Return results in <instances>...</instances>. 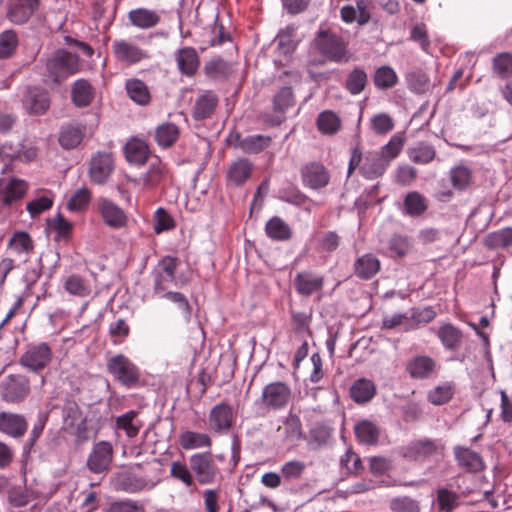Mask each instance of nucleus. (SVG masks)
<instances>
[{"mask_svg":"<svg viewBox=\"0 0 512 512\" xmlns=\"http://www.w3.org/2000/svg\"><path fill=\"white\" fill-rule=\"evenodd\" d=\"M28 423L21 414L11 412L0 413V432L19 439L27 432Z\"/></svg>","mask_w":512,"mask_h":512,"instance_id":"obj_13","label":"nucleus"},{"mask_svg":"<svg viewBox=\"0 0 512 512\" xmlns=\"http://www.w3.org/2000/svg\"><path fill=\"white\" fill-rule=\"evenodd\" d=\"M168 176L166 165L157 157L149 163L148 170L143 175V185L146 189L152 190L159 187Z\"/></svg>","mask_w":512,"mask_h":512,"instance_id":"obj_18","label":"nucleus"},{"mask_svg":"<svg viewBox=\"0 0 512 512\" xmlns=\"http://www.w3.org/2000/svg\"><path fill=\"white\" fill-rule=\"evenodd\" d=\"M8 247L18 254H29L33 250V242L28 233L20 231L13 234Z\"/></svg>","mask_w":512,"mask_h":512,"instance_id":"obj_53","label":"nucleus"},{"mask_svg":"<svg viewBox=\"0 0 512 512\" xmlns=\"http://www.w3.org/2000/svg\"><path fill=\"white\" fill-rule=\"evenodd\" d=\"M438 444L431 439L424 438L410 442L402 449V455L408 460H417L419 458H428L436 454Z\"/></svg>","mask_w":512,"mask_h":512,"instance_id":"obj_14","label":"nucleus"},{"mask_svg":"<svg viewBox=\"0 0 512 512\" xmlns=\"http://www.w3.org/2000/svg\"><path fill=\"white\" fill-rule=\"evenodd\" d=\"M404 145V138L398 135H394L390 141L381 149L379 154L387 159L390 163L392 159L398 156Z\"/></svg>","mask_w":512,"mask_h":512,"instance_id":"obj_58","label":"nucleus"},{"mask_svg":"<svg viewBox=\"0 0 512 512\" xmlns=\"http://www.w3.org/2000/svg\"><path fill=\"white\" fill-rule=\"evenodd\" d=\"M53 358L51 347L45 343H38L28 346L22 354L19 363L32 372H38L45 369Z\"/></svg>","mask_w":512,"mask_h":512,"instance_id":"obj_3","label":"nucleus"},{"mask_svg":"<svg viewBox=\"0 0 512 512\" xmlns=\"http://www.w3.org/2000/svg\"><path fill=\"white\" fill-rule=\"evenodd\" d=\"M306 465L301 461H289L281 468V473L286 480L298 479L304 472Z\"/></svg>","mask_w":512,"mask_h":512,"instance_id":"obj_63","label":"nucleus"},{"mask_svg":"<svg viewBox=\"0 0 512 512\" xmlns=\"http://www.w3.org/2000/svg\"><path fill=\"white\" fill-rule=\"evenodd\" d=\"M22 101L24 109L30 115L45 114L51 104L49 93L38 87L28 88Z\"/></svg>","mask_w":512,"mask_h":512,"instance_id":"obj_11","label":"nucleus"},{"mask_svg":"<svg viewBox=\"0 0 512 512\" xmlns=\"http://www.w3.org/2000/svg\"><path fill=\"white\" fill-rule=\"evenodd\" d=\"M46 70L51 81L58 84L79 70V59L77 55L59 49L47 59Z\"/></svg>","mask_w":512,"mask_h":512,"instance_id":"obj_1","label":"nucleus"},{"mask_svg":"<svg viewBox=\"0 0 512 512\" xmlns=\"http://www.w3.org/2000/svg\"><path fill=\"white\" fill-rule=\"evenodd\" d=\"M453 395V390L449 385L437 386L429 391L428 399L434 405H442L447 403Z\"/></svg>","mask_w":512,"mask_h":512,"instance_id":"obj_60","label":"nucleus"},{"mask_svg":"<svg viewBox=\"0 0 512 512\" xmlns=\"http://www.w3.org/2000/svg\"><path fill=\"white\" fill-rule=\"evenodd\" d=\"M436 368V362L429 356H417L407 364V371L412 378L425 379L430 377Z\"/></svg>","mask_w":512,"mask_h":512,"instance_id":"obj_23","label":"nucleus"},{"mask_svg":"<svg viewBox=\"0 0 512 512\" xmlns=\"http://www.w3.org/2000/svg\"><path fill=\"white\" fill-rule=\"evenodd\" d=\"M294 104V96L291 87H283L274 96L273 108L275 112L284 113Z\"/></svg>","mask_w":512,"mask_h":512,"instance_id":"obj_55","label":"nucleus"},{"mask_svg":"<svg viewBox=\"0 0 512 512\" xmlns=\"http://www.w3.org/2000/svg\"><path fill=\"white\" fill-rule=\"evenodd\" d=\"M405 211L410 216H420L427 210L426 199L418 192H409L404 199Z\"/></svg>","mask_w":512,"mask_h":512,"instance_id":"obj_44","label":"nucleus"},{"mask_svg":"<svg viewBox=\"0 0 512 512\" xmlns=\"http://www.w3.org/2000/svg\"><path fill=\"white\" fill-rule=\"evenodd\" d=\"M271 137L266 135H250L247 137L237 136L236 147L244 153L257 154L269 147Z\"/></svg>","mask_w":512,"mask_h":512,"instance_id":"obj_26","label":"nucleus"},{"mask_svg":"<svg viewBox=\"0 0 512 512\" xmlns=\"http://www.w3.org/2000/svg\"><path fill=\"white\" fill-rule=\"evenodd\" d=\"M114 170L113 156L109 152H98L91 158L89 176L91 182L97 185L104 184Z\"/></svg>","mask_w":512,"mask_h":512,"instance_id":"obj_7","label":"nucleus"},{"mask_svg":"<svg viewBox=\"0 0 512 512\" xmlns=\"http://www.w3.org/2000/svg\"><path fill=\"white\" fill-rule=\"evenodd\" d=\"M106 367L114 379L127 388L136 386L140 380L139 368L123 354L111 357Z\"/></svg>","mask_w":512,"mask_h":512,"instance_id":"obj_2","label":"nucleus"},{"mask_svg":"<svg viewBox=\"0 0 512 512\" xmlns=\"http://www.w3.org/2000/svg\"><path fill=\"white\" fill-rule=\"evenodd\" d=\"M408 156L414 163L428 164L434 160L436 151L433 146L421 142L408 149Z\"/></svg>","mask_w":512,"mask_h":512,"instance_id":"obj_41","label":"nucleus"},{"mask_svg":"<svg viewBox=\"0 0 512 512\" xmlns=\"http://www.w3.org/2000/svg\"><path fill=\"white\" fill-rule=\"evenodd\" d=\"M83 138V131L77 126L63 127L59 136V143L64 149H72L78 146Z\"/></svg>","mask_w":512,"mask_h":512,"instance_id":"obj_45","label":"nucleus"},{"mask_svg":"<svg viewBox=\"0 0 512 512\" xmlns=\"http://www.w3.org/2000/svg\"><path fill=\"white\" fill-rule=\"evenodd\" d=\"M390 509L393 512H420L419 502L408 496L392 499Z\"/></svg>","mask_w":512,"mask_h":512,"instance_id":"obj_57","label":"nucleus"},{"mask_svg":"<svg viewBox=\"0 0 512 512\" xmlns=\"http://www.w3.org/2000/svg\"><path fill=\"white\" fill-rule=\"evenodd\" d=\"M91 199L89 189L83 187L77 190L67 202V208L71 211H79L84 209Z\"/></svg>","mask_w":512,"mask_h":512,"instance_id":"obj_59","label":"nucleus"},{"mask_svg":"<svg viewBox=\"0 0 512 512\" xmlns=\"http://www.w3.org/2000/svg\"><path fill=\"white\" fill-rule=\"evenodd\" d=\"M39 7V0H18L10 6L8 18L16 24H23L34 14Z\"/></svg>","mask_w":512,"mask_h":512,"instance_id":"obj_21","label":"nucleus"},{"mask_svg":"<svg viewBox=\"0 0 512 512\" xmlns=\"http://www.w3.org/2000/svg\"><path fill=\"white\" fill-rule=\"evenodd\" d=\"M113 458V448L109 442L101 441L94 445L87 467L93 473H102L109 469Z\"/></svg>","mask_w":512,"mask_h":512,"instance_id":"obj_10","label":"nucleus"},{"mask_svg":"<svg viewBox=\"0 0 512 512\" xmlns=\"http://www.w3.org/2000/svg\"><path fill=\"white\" fill-rule=\"evenodd\" d=\"M62 417L66 430L72 431L75 428L79 429V426L83 423L81 410L78 404L72 399L65 401L62 409Z\"/></svg>","mask_w":512,"mask_h":512,"instance_id":"obj_31","label":"nucleus"},{"mask_svg":"<svg viewBox=\"0 0 512 512\" xmlns=\"http://www.w3.org/2000/svg\"><path fill=\"white\" fill-rule=\"evenodd\" d=\"M317 126L324 134H334L340 128V120L332 111H324L317 118Z\"/></svg>","mask_w":512,"mask_h":512,"instance_id":"obj_51","label":"nucleus"},{"mask_svg":"<svg viewBox=\"0 0 512 512\" xmlns=\"http://www.w3.org/2000/svg\"><path fill=\"white\" fill-rule=\"evenodd\" d=\"M376 389L372 381L366 379L357 380L350 389L352 399L357 403H366L375 395Z\"/></svg>","mask_w":512,"mask_h":512,"instance_id":"obj_36","label":"nucleus"},{"mask_svg":"<svg viewBox=\"0 0 512 512\" xmlns=\"http://www.w3.org/2000/svg\"><path fill=\"white\" fill-rule=\"evenodd\" d=\"M189 462L199 484L207 485L215 482L219 469L210 452L196 453L190 457Z\"/></svg>","mask_w":512,"mask_h":512,"instance_id":"obj_4","label":"nucleus"},{"mask_svg":"<svg viewBox=\"0 0 512 512\" xmlns=\"http://www.w3.org/2000/svg\"><path fill=\"white\" fill-rule=\"evenodd\" d=\"M398 81L395 71L389 66H382L375 71L374 83L379 89L392 88Z\"/></svg>","mask_w":512,"mask_h":512,"instance_id":"obj_50","label":"nucleus"},{"mask_svg":"<svg viewBox=\"0 0 512 512\" xmlns=\"http://www.w3.org/2000/svg\"><path fill=\"white\" fill-rule=\"evenodd\" d=\"M389 163L379 153H369L360 168L361 173L368 179H374L384 174Z\"/></svg>","mask_w":512,"mask_h":512,"instance_id":"obj_25","label":"nucleus"},{"mask_svg":"<svg viewBox=\"0 0 512 512\" xmlns=\"http://www.w3.org/2000/svg\"><path fill=\"white\" fill-rule=\"evenodd\" d=\"M380 260L372 253H367L356 259L354 262V274L362 279L369 280L380 270Z\"/></svg>","mask_w":512,"mask_h":512,"instance_id":"obj_19","label":"nucleus"},{"mask_svg":"<svg viewBox=\"0 0 512 512\" xmlns=\"http://www.w3.org/2000/svg\"><path fill=\"white\" fill-rule=\"evenodd\" d=\"M71 98L76 106L86 107L94 98V88L87 80L79 79L73 84Z\"/></svg>","mask_w":512,"mask_h":512,"instance_id":"obj_29","label":"nucleus"},{"mask_svg":"<svg viewBox=\"0 0 512 512\" xmlns=\"http://www.w3.org/2000/svg\"><path fill=\"white\" fill-rule=\"evenodd\" d=\"M235 420V411L226 402L215 405L208 417L209 427L216 433H227Z\"/></svg>","mask_w":512,"mask_h":512,"instance_id":"obj_8","label":"nucleus"},{"mask_svg":"<svg viewBox=\"0 0 512 512\" xmlns=\"http://www.w3.org/2000/svg\"><path fill=\"white\" fill-rule=\"evenodd\" d=\"M170 474L172 477L182 481L187 486H191L193 484L192 474L187 466L182 462H172Z\"/></svg>","mask_w":512,"mask_h":512,"instance_id":"obj_62","label":"nucleus"},{"mask_svg":"<svg viewBox=\"0 0 512 512\" xmlns=\"http://www.w3.org/2000/svg\"><path fill=\"white\" fill-rule=\"evenodd\" d=\"M302 177L305 184L313 189H320L328 185L329 173L320 163L312 162L302 169Z\"/></svg>","mask_w":512,"mask_h":512,"instance_id":"obj_15","label":"nucleus"},{"mask_svg":"<svg viewBox=\"0 0 512 512\" xmlns=\"http://www.w3.org/2000/svg\"><path fill=\"white\" fill-rule=\"evenodd\" d=\"M411 245L406 237L394 236L389 241V252L391 256L403 257L409 251Z\"/></svg>","mask_w":512,"mask_h":512,"instance_id":"obj_61","label":"nucleus"},{"mask_svg":"<svg viewBox=\"0 0 512 512\" xmlns=\"http://www.w3.org/2000/svg\"><path fill=\"white\" fill-rule=\"evenodd\" d=\"M128 18L132 25L141 29L153 28L160 21V16L155 11L146 8L131 10L128 13Z\"/></svg>","mask_w":512,"mask_h":512,"instance_id":"obj_28","label":"nucleus"},{"mask_svg":"<svg viewBox=\"0 0 512 512\" xmlns=\"http://www.w3.org/2000/svg\"><path fill=\"white\" fill-rule=\"evenodd\" d=\"M253 169L254 166L248 159H237L229 166L227 179L233 185L241 186L251 176Z\"/></svg>","mask_w":512,"mask_h":512,"instance_id":"obj_22","label":"nucleus"},{"mask_svg":"<svg viewBox=\"0 0 512 512\" xmlns=\"http://www.w3.org/2000/svg\"><path fill=\"white\" fill-rule=\"evenodd\" d=\"M143 423L138 419V413L134 410L120 415L116 419L117 429L123 430L129 438L137 436Z\"/></svg>","mask_w":512,"mask_h":512,"instance_id":"obj_35","label":"nucleus"},{"mask_svg":"<svg viewBox=\"0 0 512 512\" xmlns=\"http://www.w3.org/2000/svg\"><path fill=\"white\" fill-rule=\"evenodd\" d=\"M175 60L180 72L188 77L195 75L200 60L196 50L192 47H184L175 53Z\"/></svg>","mask_w":512,"mask_h":512,"instance_id":"obj_17","label":"nucleus"},{"mask_svg":"<svg viewBox=\"0 0 512 512\" xmlns=\"http://www.w3.org/2000/svg\"><path fill=\"white\" fill-rule=\"evenodd\" d=\"M320 52L334 62L348 61L345 43L330 31H320L316 38Z\"/></svg>","mask_w":512,"mask_h":512,"instance_id":"obj_5","label":"nucleus"},{"mask_svg":"<svg viewBox=\"0 0 512 512\" xmlns=\"http://www.w3.org/2000/svg\"><path fill=\"white\" fill-rule=\"evenodd\" d=\"M492 71L501 79L512 77V54L503 52L492 59Z\"/></svg>","mask_w":512,"mask_h":512,"instance_id":"obj_42","label":"nucleus"},{"mask_svg":"<svg viewBox=\"0 0 512 512\" xmlns=\"http://www.w3.org/2000/svg\"><path fill=\"white\" fill-rule=\"evenodd\" d=\"M148 154V145L140 139H132L125 145V156L130 163L143 164L147 160Z\"/></svg>","mask_w":512,"mask_h":512,"instance_id":"obj_32","label":"nucleus"},{"mask_svg":"<svg viewBox=\"0 0 512 512\" xmlns=\"http://www.w3.org/2000/svg\"><path fill=\"white\" fill-rule=\"evenodd\" d=\"M29 392L30 385L26 376L9 375L3 384L2 398L7 402L16 403L24 400Z\"/></svg>","mask_w":512,"mask_h":512,"instance_id":"obj_9","label":"nucleus"},{"mask_svg":"<svg viewBox=\"0 0 512 512\" xmlns=\"http://www.w3.org/2000/svg\"><path fill=\"white\" fill-rule=\"evenodd\" d=\"M180 130L177 125L171 122H165L158 125L154 131V139L162 148H169L178 140Z\"/></svg>","mask_w":512,"mask_h":512,"instance_id":"obj_27","label":"nucleus"},{"mask_svg":"<svg viewBox=\"0 0 512 512\" xmlns=\"http://www.w3.org/2000/svg\"><path fill=\"white\" fill-rule=\"evenodd\" d=\"M64 288L69 294L78 297H86L90 294V287L87 282L77 275L67 277Z\"/></svg>","mask_w":512,"mask_h":512,"instance_id":"obj_52","label":"nucleus"},{"mask_svg":"<svg viewBox=\"0 0 512 512\" xmlns=\"http://www.w3.org/2000/svg\"><path fill=\"white\" fill-rule=\"evenodd\" d=\"M163 297L178 305L180 319L187 324L191 319V307L186 297L179 292H166Z\"/></svg>","mask_w":512,"mask_h":512,"instance_id":"obj_54","label":"nucleus"},{"mask_svg":"<svg viewBox=\"0 0 512 512\" xmlns=\"http://www.w3.org/2000/svg\"><path fill=\"white\" fill-rule=\"evenodd\" d=\"M488 249H507L512 247V227L489 233L484 240Z\"/></svg>","mask_w":512,"mask_h":512,"instance_id":"obj_34","label":"nucleus"},{"mask_svg":"<svg viewBox=\"0 0 512 512\" xmlns=\"http://www.w3.org/2000/svg\"><path fill=\"white\" fill-rule=\"evenodd\" d=\"M295 288L301 295H311L320 291L323 287L324 279L310 272L297 274L294 280Z\"/></svg>","mask_w":512,"mask_h":512,"instance_id":"obj_24","label":"nucleus"},{"mask_svg":"<svg viewBox=\"0 0 512 512\" xmlns=\"http://www.w3.org/2000/svg\"><path fill=\"white\" fill-rule=\"evenodd\" d=\"M367 84V74L361 68L353 69L346 80V89L353 95L361 93Z\"/></svg>","mask_w":512,"mask_h":512,"instance_id":"obj_49","label":"nucleus"},{"mask_svg":"<svg viewBox=\"0 0 512 512\" xmlns=\"http://www.w3.org/2000/svg\"><path fill=\"white\" fill-rule=\"evenodd\" d=\"M127 94L132 101L141 106L150 103L151 95L147 85L138 79H131L126 82Z\"/></svg>","mask_w":512,"mask_h":512,"instance_id":"obj_33","label":"nucleus"},{"mask_svg":"<svg viewBox=\"0 0 512 512\" xmlns=\"http://www.w3.org/2000/svg\"><path fill=\"white\" fill-rule=\"evenodd\" d=\"M451 182L454 188L464 190L471 183V171L465 166H458L450 172Z\"/></svg>","mask_w":512,"mask_h":512,"instance_id":"obj_56","label":"nucleus"},{"mask_svg":"<svg viewBox=\"0 0 512 512\" xmlns=\"http://www.w3.org/2000/svg\"><path fill=\"white\" fill-rule=\"evenodd\" d=\"M18 46V36L13 30L0 33V59L11 57Z\"/></svg>","mask_w":512,"mask_h":512,"instance_id":"obj_48","label":"nucleus"},{"mask_svg":"<svg viewBox=\"0 0 512 512\" xmlns=\"http://www.w3.org/2000/svg\"><path fill=\"white\" fill-rule=\"evenodd\" d=\"M179 444L185 450L209 448L212 440L206 433L184 431L179 435Z\"/></svg>","mask_w":512,"mask_h":512,"instance_id":"obj_30","label":"nucleus"},{"mask_svg":"<svg viewBox=\"0 0 512 512\" xmlns=\"http://www.w3.org/2000/svg\"><path fill=\"white\" fill-rule=\"evenodd\" d=\"M217 105V98L214 94L207 92L201 95L194 106L193 115L196 119L209 117Z\"/></svg>","mask_w":512,"mask_h":512,"instance_id":"obj_40","label":"nucleus"},{"mask_svg":"<svg viewBox=\"0 0 512 512\" xmlns=\"http://www.w3.org/2000/svg\"><path fill=\"white\" fill-rule=\"evenodd\" d=\"M438 336L441 339L443 345L450 350H455L459 347L462 339L460 330L451 324H445L440 327Z\"/></svg>","mask_w":512,"mask_h":512,"instance_id":"obj_46","label":"nucleus"},{"mask_svg":"<svg viewBox=\"0 0 512 512\" xmlns=\"http://www.w3.org/2000/svg\"><path fill=\"white\" fill-rule=\"evenodd\" d=\"M115 58L125 64H135L148 57L145 50L127 40H115L112 44Z\"/></svg>","mask_w":512,"mask_h":512,"instance_id":"obj_12","label":"nucleus"},{"mask_svg":"<svg viewBox=\"0 0 512 512\" xmlns=\"http://www.w3.org/2000/svg\"><path fill=\"white\" fill-rule=\"evenodd\" d=\"M205 74L215 80L227 78L231 72V66L223 59H214L205 65Z\"/></svg>","mask_w":512,"mask_h":512,"instance_id":"obj_47","label":"nucleus"},{"mask_svg":"<svg viewBox=\"0 0 512 512\" xmlns=\"http://www.w3.org/2000/svg\"><path fill=\"white\" fill-rule=\"evenodd\" d=\"M454 455L458 465L467 471L477 472L484 467L480 454L469 448L456 446L454 448Z\"/></svg>","mask_w":512,"mask_h":512,"instance_id":"obj_20","label":"nucleus"},{"mask_svg":"<svg viewBox=\"0 0 512 512\" xmlns=\"http://www.w3.org/2000/svg\"><path fill=\"white\" fill-rule=\"evenodd\" d=\"M267 235L274 240L285 241L292 236L290 227L279 217L271 218L265 227Z\"/></svg>","mask_w":512,"mask_h":512,"instance_id":"obj_39","label":"nucleus"},{"mask_svg":"<svg viewBox=\"0 0 512 512\" xmlns=\"http://www.w3.org/2000/svg\"><path fill=\"white\" fill-rule=\"evenodd\" d=\"M371 126L375 133L386 134L393 129V121L387 114H378L371 119Z\"/></svg>","mask_w":512,"mask_h":512,"instance_id":"obj_64","label":"nucleus"},{"mask_svg":"<svg viewBox=\"0 0 512 512\" xmlns=\"http://www.w3.org/2000/svg\"><path fill=\"white\" fill-rule=\"evenodd\" d=\"M99 211L104 222L112 228H121L127 222L124 211L108 199L101 198L99 200Z\"/></svg>","mask_w":512,"mask_h":512,"instance_id":"obj_16","label":"nucleus"},{"mask_svg":"<svg viewBox=\"0 0 512 512\" xmlns=\"http://www.w3.org/2000/svg\"><path fill=\"white\" fill-rule=\"evenodd\" d=\"M291 399V389L281 381L269 383L263 388L261 403L264 407L278 410L285 407Z\"/></svg>","mask_w":512,"mask_h":512,"instance_id":"obj_6","label":"nucleus"},{"mask_svg":"<svg viewBox=\"0 0 512 512\" xmlns=\"http://www.w3.org/2000/svg\"><path fill=\"white\" fill-rule=\"evenodd\" d=\"M355 434L360 442L374 445L378 442L380 431L373 422L363 420L355 426Z\"/></svg>","mask_w":512,"mask_h":512,"instance_id":"obj_38","label":"nucleus"},{"mask_svg":"<svg viewBox=\"0 0 512 512\" xmlns=\"http://www.w3.org/2000/svg\"><path fill=\"white\" fill-rule=\"evenodd\" d=\"M408 87L417 94H424L430 89V80L422 70H414L406 75Z\"/></svg>","mask_w":512,"mask_h":512,"instance_id":"obj_43","label":"nucleus"},{"mask_svg":"<svg viewBox=\"0 0 512 512\" xmlns=\"http://www.w3.org/2000/svg\"><path fill=\"white\" fill-rule=\"evenodd\" d=\"M4 187L2 197L4 205H11L13 202L19 201L27 191L26 183L19 179H13L10 182L4 180Z\"/></svg>","mask_w":512,"mask_h":512,"instance_id":"obj_37","label":"nucleus"}]
</instances>
